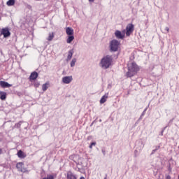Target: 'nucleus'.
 <instances>
[{
  "mask_svg": "<svg viewBox=\"0 0 179 179\" xmlns=\"http://www.w3.org/2000/svg\"><path fill=\"white\" fill-rule=\"evenodd\" d=\"M113 55H107L104 56L99 62V66L102 69H108L113 65Z\"/></svg>",
  "mask_w": 179,
  "mask_h": 179,
  "instance_id": "f257e3e1",
  "label": "nucleus"
},
{
  "mask_svg": "<svg viewBox=\"0 0 179 179\" xmlns=\"http://www.w3.org/2000/svg\"><path fill=\"white\" fill-rule=\"evenodd\" d=\"M138 71H139V67H138V64H136V63L135 62H132L128 66V71L127 72L126 75L127 78H132V76H135V75H136Z\"/></svg>",
  "mask_w": 179,
  "mask_h": 179,
  "instance_id": "f03ea898",
  "label": "nucleus"
},
{
  "mask_svg": "<svg viewBox=\"0 0 179 179\" xmlns=\"http://www.w3.org/2000/svg\"><path fill=\"white\" fill-rule=\"evenodd\" d=\"M121 43L118 41L117 39H113L110 42V51L111 52H117L118 51V47H120V45Z\"/></svg>",
  "mask_w": 179,
  "mask_h": 179,
  "instance_id": "7ed1b4c3",
  "label": "nucleus"
},
{
  "mask_svg": "<svg viewBox=\"0 0 179 179\" xmlns=\"http://www.w3.org/2000/svg\"><path fill=\"white\" fill-rule=\"evenodd\" d=\"M135 29V26L134 24H128L126 27V36L129 37L132 33H134V30Z\"/></svg>",
  "mask_w": 179,
  "mask_h": 179,
  "instance_id": "20e7f679",
  "label": "nucleus"
},
{
  "mask_svg": "<svg viewBox=\"0 0 179 179\" xmlns=\"http://www.w3.org/2000/svg\"><path fill=\"white\" fill-rule=\"evenodd\" d=\"M1 36H3L4 38H8V37H10V31H9V28H3L1 31Z\"/></svg>",
  "mask_w": 179,
  "mask_h": 179,
  "instance_id": "39448f33",
  "label": "nucleus"
},
{
  "mask_svg": "<svg viewBox=\"0 0 179 179\" xmlns=\"http://www.w3.org/2000/svg\"><path fill=\"white\" fill-rule=\"evenodd\" d=\"M115 36L116 38H118L119 40H124L125 38V34L121 32L120 30H116L115 31Z\"/></svg>",
  "mask_w": 179,
  "mask_h": 179,
  "instance_id": "423d86ee",
  "label": "nucleus"
},
{
  "mask_svg": "<svg viewBox=\"0 0 179 179\" xmlns=\"http://www.w3.org/2000/svg\"><path fill=\"white\" fill-rule=\"evenodd\" d=\"M73 80V78H72V76H65L62 78V82L63 83H65V85H69L71 82Z\"/></svg>",
  "mask_w": 179,
  "mask_h": 179,
  "instance_id": "0eeeda50",
  "label": "nucleus"
},
{
  "mask_svg": "<svg viewBox=\"0 0 179 179\" xmlns=\"http://www.w3.org/2000/svg\"><path fill=\"white\" fill-rule=\"evenodd\" d=\"M23 166H24V163L18 162L16 164V168L17 169L18 171H20L21 173H26V169H23Z\"/></svg>",
  "mask_w": 179,
  "mask_h": 179,
  "instance_id": "6e6552de",
  "label": "nucleus"
},
{
  "mask_svg": "<svg viewBox=\"0 0 179 179\" xmlns=\"http://www.w3.org/2000/svg\"><path fill=\"white\" fill-rule=\"evenodd\" d=\"M38 78V73H37V71H33L32 73H31L29 79L31 82V80H36V79H37Z\"/></svg>",
  "mask_w": 179,
  "mask_h": 179,
  "instance_id": "1a4fd4ad",
  "label": "nucleus"
},
{
  "mask_svg": "<svg viewBox=\"0 0 179 179\" xmlns=\"http://www.w3.org/2000/svg\"><path fill=\"white\" fill-rule=\"evenodd\" d=\"M66 176H66L67 179H78V177L76 176V175L72 173V171H67Z\"/></svg>",
  "mask_w": 179,
  "mask_h": 179,
  "instance_id": "9d476101",
  "label": "nucleus"
},
{
  "mask_svg": "<svg viewBox=\"0 0 179 179\" xmlns=\"http://www.w3.org/2000/svg\"><path fill=\"white\" fill-rule=\"evenodd\" d=\"M0 86L3 88L10 87L12 85L9 84L8 82L6 81H0Z\"/></svg>",
  "mask_w": 179,
  "mask_h": 179,
  "instance_id": "9b49d317",
  "label": "nucleus"
},
{
  "mask_svg": "<svg viewBox=\"0 0 179 179\" xmlns=\"http://www.w3.org/2000/svg\"><path fill=\"white\" fill-rule=\"evenodd\" d=\"M107 99H108V93H106L100 99V103L104 104L105 102L107 101Z\"/></svg>",
  "mask_w": 179,
  "mask_h": 179,
  "instance_id": "f8f14e48",
  "label": "nucleus"
},
{
  "mask_svg": "<svg viewBox=\"0 0 179 179\" xmlns=\"http://www.w3.org/2000/svg\"><path fill=\"white\" fill-rule=\"evenodd\" d=\"M17 156L20 158V159H24L26 157V155L24 154V152H23V151H22V150H20L17 153Z\"/></svg>",
  "mask_w": 179,
  "mask_h": 179,
  "instance_id": "ddd939ff",
  "label": "nucleus"
},
{
  "mask_svg": "<svg viewBox=\"0 0 179 179\" xmlns=\"http://www.w3.org/2000/svg\"><path fill=\"white\" fill-rule=\"evenodd\" d=\"M66 33L67 34V36H73V29H72L71 27H67L66 29Z\"/></svg>",
  "mask_w": 179,
  "mask_h": 179,
  "instance_id": "4468645a",
  "label": "nucleus"
},
{
  "mask_svg": "<svg viewBox=\"0 0 179 179\" xmlns=\"http://www.w3.org/2000/svg\"><path fill=\"white\" fill-rule=\"evenodd\" d=\"M0 99L3 101L6 100V92L3 91L0 92Z\"/></svg>",
  "mask_w": 179,
  "mask_h": 179,
  "instance_id": "2eb2a0df",
  "label": "nucleus"
},
{
  "mask_svg": "<svg viewBox=\"0 0 179 179\" xmlns=\"http://www.w3.org/2000/svg\"><path fill=\"white\" fill-rule=\"evenodd\" d=\"M73 40H75V36H73V35H69L68 38L66 40V43L68 44H71Z\"/></svg>",
  "mask_w": 179,
  "mask_h": 179,
  "instance_id": "dca6fc26",
  "label": "nucleus"
},
{
  "mask_svg": "<svg viewBox=\"0 0 179 179\" xmlns=\"http://www.w3.org/2000/svg\"><path fill=\"white\" fill-rule=\"evenodd\" d=\"M73 55V49L69 51V55L67 56V59H72V56Z\"/></svg>",
  "mask_w": 179,
  "mask_h": 179,
  "instance_id": "f3484780",
  "label": "nucleus"
},
{
  "mask_svg": "<svg viewBox=\"0 0 179 179\" xmlns=\"http://www.w3.org/2000/svg\"><path fill=\"white\" fill-rule=\"evenodd\" d=\"M8 6H13L15 5V0H8L7 1Z\"/></svg>",
  "mask_w": 179,
  "mask_h": 179,
  "instance_id": "a211bd4d",
  "label": "nucleus"
},
{
  "mask_svg": "<svg viewBox=\"0 0 179 179\" xmlns=\"http://www.w3.org/2000/svg\"><path fill=\"white\" fill-rule=\"evenodd\" d=\"M22 124H23V121H20L19 122L16 123L15 125H14V128H20V127H22Z\"/></svg>",
  "mask_w": 179,
  "mask_h": 179,
  "instance_id": "6ab92c4d",
  "label": "nucleus"
},
{
  "mask_svg": "<svg viewBox=\"0 0 179 179\" xmlns=\"http://www.w3.org/2000/svg\"><path fill=\"white\" fill-rule=\"evenodd\" d=\"M159 149H160V145H156L155 149L152 150L150 155L152 156V155H155V153H156V151L159 150Z\"/></svg>",
  "mask_w": 179,
  "mask_h": 179,
  "instance_id": "aec40b11",
  "label": "nucleus"
},
{
  "mask_svg": "<svg viewBox=\"0 0 179 179\" xmlns=\"http://www.w3.org/2000/svg\"><path fill=\"white\" fill-rule=\"evenodd\" d=\"M52 38H54V33H50L48 38V41H52Z\"/></svg>",
  "mask_w": 179,
  "mask_h": 179,
  "instance_id": "412c9836",
  "label": "nucleus"
},
{
  "mask_svg": "<svg viewBox=\"0 0 179 179\" xmlns=\"http://www.w3.org/2000/svg\"><path fill=\"white\" fill-rule=\"evenodd\" d=\"M75 64H76V58H73L71 62L70 65L71 68H73V66H75Z\"/></svg>",
  "mask_w": 179,
  "mask_h": 179,
  "instance_id": "4be33fe9",
  "label": "nucleus"
},
{
  "mask_svg": "<svg viewBox=\"0 0 179 179\" xmlns=\"http://www.w3.org/2000/svg\"><path fill=\"white\" fill-rule=\"evenodd\" d=\"M47 89H48V86H47V83H45L42 85V90L43 92H46Z\"/></svg>",
  "mask_w": 179,
  "mask_h": 179,
  "instance_id": "5701e85b",
  "label": "nucleus"
},
{
  "mask_svg": "<svg viewBox=\"0 0 179 179\" xmlns=\"http://www.w3.org/2000/svg\"><path fill=\"white\" fill-rule=\"evenodd\" d=\"M43 179H54V176L48 175L47 177L43 178Z\"/></svg>",
  "mask_w": 179,
  "mask_h": 179,
  "instance_id": "b1692460",
  "label": "nucleus"
},
{
  "mask_svg": "<svg viewBox=\"0 0 179 179\" xmlns=\"http://www.w3.org/2000/svg\"><path fill=\"white\" fill-rule=\"evenodd\" d=\"M146 111H148V108H145V109H144V110L143 111V113H141V117H144L145 116V115L146 114Z\"/></svg>",
  "mask_w": 179,
  "mask_h": 179,
  "instance_id": "393cba45",
  "label": "nucleus"
},
{
  "mask_svg": "<svg viewBox=\"0 0 179 179\" xmlns=\"http://www.w3.org/2000/svg\"><path fill=\"white\" fill-rule=\"evenodd\" d=\"M34 87H39V86H40V83H38V81L35 82V83H34Z\"/></svg>",
  "mask_w": 179,
  "mask_h": 179,
  "instance_id": "a878e982",
  "label": "nucleus"
},
{
  "mask_svg": "<svg viewBox=\"0 0 179 179\" xmlns=\"http://www.w3.org/2000/svg\"><path fill=\"white\" fill-rule=\"evenodd\" d=\"M93 146H96V142L91 143V144L89 146L90 149H92V148H93Z\"/></svg>",
  "mask_w": 179,
  "mask_h": 179,
  "instance_id": "bb28decb",
  "label": "nucleus"
},
{
  "mask_svg": "<svg viewBox=\"0 0 179 179\" xmlns=\"http://www.w3.org/2000/svg\"><path fill=\"white\" fill-rule=\"evenodd\" d=\"M101 152L103 153V156H106V148H101Z\"/></svg>",
  "mask_w": 179,
  "mask_h": 179,
  "instance_id": "cd10ccee",
  "label": "nucleus"
},
{
  "mask_svg": "<svg viewBox=\"0 0 179 179\" xmlns=\"http://www.w3.org/2000/svg\"><path fill=\"white\" fill-rule=\"evenodd\" d=\"M167 128V126H166L165 127L163 128V129L161 131V135L162 136H163V133L164 132V131H166V129Z\"/></svg>",
  "mask_w": 179,
  "mask_h": 179,
  "instance_id": "c85d7f7f",
  "label": "nucleus"
},
{
  "mask_svg": "<svg viewBox=\"0 0 179 179\" xmlns=\"http://www.w3.org/2000/svg\"><path fill=\"white\" fill-rule=\"evenodd\" d=\"M164 31H166V33H169L170 31V28L169 27H165Z\"/></svg>",
  "mask_w": 179,
  "mask_h": 179,
  "instance_id": "c756f323",
  "label": "nucleus"
},
{
  "mask_svg": "<svg viewBox=\"0 0 179 179\" xmlns=\"http://www.w3.org/2000/svg\"><path fill=\"white\" fill-rule=\"evenodd\" d=\"M166 179H171V176L170 175H166Z\"/></svg>",
  "mask_w": 179,
  "mask_h": 179,
  "instance_id": "7c9ffc66",
  "label": "nucleus"
},
{
  "mask_svg": "<svg viewBox=\"0 0 179 179\" xmlns=\"http://www.w3.org/2000/svg\"><path fill=\"white\" fill-rule=\"evenodd\" d=\"M90 3H93L94 2V0H88Z\"/></svg>",
  "mask_w": 179,
  "mask_h": 179,
  "instance_id": "2f4dec72",
  "label": "nucleus"
},
{
  "mask_svg": "<svg viewBox=\"0 0 179 179\" xmlns=\"http://www.w3.org/2000/svg\"><path fill=\"white\" fill-rule=\"evenodd\" d=\"M143 116L141 115L140 117L138 118V120L140 121V120H142Z\"/></svg>",
  "mask_w": 179,
  "mask_h": 179,
  "instance_id": "473e14b6",
  "label": "nucleus"
},
{
  "mask_svg": "<svg viewBox=\"0 0 179 179\" xmlns=\"http://www.w3.org/2000/svg\"><path fill=\"white\" fill-rule=\"evenodd\" d=\"M0 155H2V150L0 148Z\"/></svg>",
  "mask_w": 179,
  "mask_h": 179,
  "instance_id": "72a5a7b5",
  "label": "nucleus"
},
{
  "mask_svg": "<svg viewBox=\"0 0 179 179\" xmlns=\"http://www.w3.org/2000/svg\"><path fill=\"white\" fill-rule=\"evenodd\" d=\"M169 171H171V168H170V166H169Z\"/></svg>",
  "mask_w": 179,
  "mask_h": 179,
  "instance_id": "f704fd0d",
  "label": "nucleus"
},
{
  "mask_svg": "<svg viewBox=\"0 0 179 179\" xmlns=\"http://www.w3.org/2000/svg\"><path fill=\"white\" fill-rule=\"evenodd\" d=\"M103 179H107V177H105Z\"/></svg>",
  "mask_w": 179,
  "mask_h": 179,
  "instance_id": "c9c22d12",
  "label": "nucleus"
},
{
  "mask_svg": "<svg viewBox=\"0 0 179 179\" xmlns=\"http://www.w3.org/2000/svg\"><path fill=\"white\" fill-rule=\"evenodd\" d=\"M141 0H138V2L140 1Z\"/></svg>",
  "mask_w": 179,
  "mask_h": 179,
  "instance_id": "e433bc0d",
  "label": "nucleus"
},
{
  "mask_svg": "<svg viewBox=\"0 0 179 179\" xmlns=\"http://www.w3.org/2000/svg\"><path fill=\"white\" fill-rule=\"evenodd\" d=\"M0 142H1V138H0Z\"/></svg>",
  "mask_w": 179,
  "mask_h": 179,
  "instance_id": "4c0bfd02",
  "label": "nucleus"
},
{
  "mask_svg": "<svg viewBox=\"0 0 179 179\" xmlns=\"http://www.w3.org/2000/svg\"><path fill=\"white\" fill-rule=\"evenodd\" d=\"M178 179H179V176H178Z\"/></svg>",
  "mask_w": 179,
  "mask_h": 179,
  "instance_id": "58836bf2",
  "label": "nucleus"
}]
</instances>
